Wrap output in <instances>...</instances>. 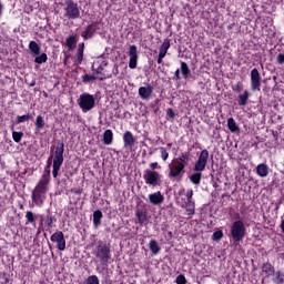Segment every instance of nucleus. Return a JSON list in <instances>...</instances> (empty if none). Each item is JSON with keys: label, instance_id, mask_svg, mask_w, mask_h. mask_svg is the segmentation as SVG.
Returning a JSON list of instances; mask_svg holds the SVG:
<instances>
[{"label": "nucleus", "instance_id": "obj_8", "mask_svg": "<svg viewBox=\"0 0 284 284\" xmlns=\"http://www.w3.org/2000/svg\"><path fill=\"white\" fill-rule=\"evenodd\" d=\"M207 161H210V151L204 149L200 152L197 160L193 165V172H205V168H207Z\"/></svg>", "mask_w": 284, "mask_h": 284}, {"label": "nucleus", "instance_id": "obj_6", "mask_svg": "<svg viewBox=\"0 0 284 284\" xmlns=\"http://www.w3.org/2000/svg\"><path fill=\"white\" fill-rule=\"evenodd\" d=\"M55 223H57V216L53 215L52 213L49 212L45 217L43 215H40L38 234H41L42 230H45V232H50L52 227H55L54 225Z\"/></svg>", "mask_w": 284, "mask_h": 284}, {"label": "nucleus", "instance_id": "obj_23", "mask_svg": "<svg viewBox=\"0 0 284 284\" xmlns=\"http://www.w3.org/2000/svg\"><path fill=\"white\" fill-rule=\"evenodd\" d=\"M256 174L261 179H265L270 174V168L265 163H261L256 166Z\"/></svg>", "mask_w": 284, "mask_h": 284}, {"label": "nucleus", "instance_id": "obj_33", "mask_svg": "<svg viewBox=\"0 0 284 284\" xmlns=\"http://www.w3.org/2000/svg\"><path fill=\"white\" fill-rule=\"evenodd\" d=\"M171 41L172 40H170L169 38L164 39L163 43L160 47V51H159L160 54H164V55L168 54V51L170 50Z\"/></svg>", "mask_w": 284, "mask_h": 284}, {"label": "nucleus", "instance_id": "obj_56", "mask_svg": "<svg viewBox=\"0 0 284 284\" xmlns=\"http://www.w3.org/2000/svg\"><path fill=\"white\" fill-rule=\"evenodd\" d=\"M2 13H3V3H1V1H0V17Z\"/></svg>", "mask_w": 284, "mask_h": 284}, {"label": "nucleus", "instance_id": "obj_17", "mask_svg": "<svg viewBox=\"0 0 284 284\" xmlns=\"http://www.w3.org/2000/svg\"><path fill=\"white\" fill-rule=\"evenodd\" d=\"M152 92H154V87H152V84H149L146 87H140L138 94L140 99H142L143 101H148V99L152 97Z\"/></svg>", "mask_w": 284, "mask_h": 284}, {"label": "nucleus", "instance_id": "obj_10", "mask_svg": "<svg viewBox=\"0 0 284 284\" xmlns=\"http://www.w3.org/2000/svg\"><path fill=\"white\" fill-rule=\"evenodd\" d=\"M99 26V21H92L90 24H88L81 33L83 41H90V39L97 34V30H101Z\"/></svg>", "mask_w": 284, "mask_h": 284}, {"label": "nucleus", "instance_id": "obj_27", "mask_svg": "<svg viewBox=\"0 0 284 284\" xmlns=\"http://www.w3.org/2000/svg\"><path fill=\"white\" fill-rule=\"evenodd\" d=\"M180 70H181L183 79L187 80V79H190V77H192V71L190 70V67L187 65L186 62L181 61Z\"/></svg>", "mask_w": 284, "mask_h": 284}, {"label": "nucleus", "instance_id": "obj_59", "mask_svg": "<svg viewBox=\"0 0 284 284\" xmlns=\"http://www.w3.org/2000/svg\"><path fill=\"white\" fill-rule=\"evenodd\" d=\"M280 207H281V206L277 204L276 207H275V211L278 212V209H280Z\"/></svg>", "mask_w": 284, "mask_h": 284}, {"label": "nucleus", "instance_id": "obj_4", "mask_svg": "<svg viewBox=\"0 0 284 284\" xmlns=\"http://www.w3.org/2000/svg\"><path fill=\"white\" fill-rule=\"evenodd\" d=\"M247 234V229L245 227V223L241 220H237L231 225V237L234 243H241L245 235Z\"/></svg>", "mask_w": 284, "mask_h": 284}, {"label": "nucleus", "instance_id": "obj_15", "mask_svg": "<svg viewBox=\"0 0 284 284\" xmlns=\"http://www.w3.org/2000/svg\"><path fill=\"white\" fill-rule=\"evenodd\" d=\"M97 63L99 64L98 68H94V64H92L91 70L95 74H100L99 81H104L105 73L103 71L108 68V60L98 61Z\"/></svg>", "mask_w": 284, "mask_h": 284}, {"label": "nucleus", "instance_id": "obj_5", "mask_svg": "<svg viewBox=\"0 0 284 284\" xmlns=\"http://www.w3.org/2000/svg\"><path fill=\"white\" fill-rule=\"evenodd\" d=\"M64 18L69 19V21H75L77 19H81V7H79V3L74 2V0H67L64 8Z\"/></svg>", "mask_w": 284, "mask_h": 284}, {"label": "nucleus", "instance_id": "obj_54", "mask_svg": "<svg viewBox=\"0 0 284 284\" xmlns=\"http://www.w3.org/2000/svg\"><path fill=\"white\" fill-rule=\"evenodd\" d=\"M163 59H165V54L159 53L158 63H159V64L163 63Z\"/></svg>", "mask_w": 284, "mask_h": 284}, {"label": "nucleus", "instance_id": "obj_19", "mask_svg": "<svg viewBox=\"0 0 284 284\" xmlns=\"http://www.w3.org/2000/svg\"><path fill=\"white\" fill-rule=\"evenodd\" d=\"M54 165V160L53 158H51V155H49L48 160H47V165L44 168L43 174L41 175V179H47L49 181H51V168Z\"/></svg>", "mask_w": 284, "mask_h": 284}, {"label": "nucleus", "instance_id": "obj_46", "mask_svg": "<svg viewBox=\"0 0 284 284\" xmlns=\"http://www.w3.org/2000/svg\"><path fill=\"white\" fill-rule=\"evenodd\" d=\"M175 283H176V284H187V280L185 278V275L180 274V275H178V277L175 278Z\"/></svg>", "mask_w": 284, "mask_h": 284}, {"label": "nucleus", "instance_id": "obj_24", "mask_svg": "<svg viewBox=\"0 0 284 284\" xmlns=\"http://www.w3.org/2000/svg\"><path fill=\"white\" fill-rule=\"evenodd\" d=\"M102 141L104 145H112L114 141V133L112 130L108 129L102 134Z\"/></svg>", "mask_w": 284, "mask_h": 284}, {"label": "nucleus", "instance_id": "obj_35", "mask_svg": "<svg viewBox=\"0 0 284 284\" xmlns=\"http://www.w3.org/2000/svg\"><path fill=\"white\" fill-rule=\"evenodd\" d=\"M227 128H229L230 132H239V130H240L234 118L227 119Z\"/></svg>", "mask_w": 284, "mask_h": 284}, {"label": "nucleus", "instance_id": "obj_51", "mask_svg": "<svg viewBox=\"0 0 284 284\" xmlns=\"http://www.w3.org/2000/svg\"><path fill=\"white\" fill-rule=\"evenodd\" d=\"M192 196H194V191L189 190V191L186 192L187 203H192Z\"/></svg>", "mask_w": 284, "mask_h": 284}, {"label": "nucleus", "instance_id": "obj_7", "mask_svg": "<svg viewBox=\"0 0 284 284\" xmlns=\"http://www.w3.org/2000/svg\"><path fill=\"white\" fill-rule=\"evenodd\" d=\"M78 104L82 112H90V110H93L95 105L94 95L90 93H82L78 99Z\"/></svg>", "mask_w": 284, "mask_h": 284}, {"label": "nucleus", "instance_id": "obj_34", "mask_svg": "<svg viewBox=\"0 0 284 284\" xmlns=\"http://www.w3.org/2000/svg\"><path fill=\"white\" fill-rule=\"evenodd\" d=\"M26 219H27V222H26V225H34V223H37V215H34V212L32 211H27L26 212Z\"/></svg>", "mask_w": 284, "mask_h": 284}, {"label": "nucleus", "instance_id": "obj_45", "mask_svg": "<svg viewBox=\"0 0 284 284\" xmlns=\"http://www.w3.org/2000/svg\"><path fill=\"white\" fill-rule=\"evenodd\" d=\"M160 154H161V159L163 161H165L166 159L170 158V153L168 152V150H165V148L161 146L160 148Z\"/></svg>", "mask_w": 284, "mask_h": 284}, {"label": "nucleus", "instance_id": "obj_2", "mask_svg": "<svg viewBox=\"0 0 284 284\" xmlns=\"http://www.w3.org/2000/svg\"><path fill=\"white\" fill-rule=\"evenodd\" d=\"M65 153V143L63 141L58 140L55 145L50 148V155L53 159V170L52 176L57 179L59 176V172L61 171V165H63V154Z\"/></svg>", "mask_w": 284, "mask_h": 284}, {"label": "nucleus", "instance_id": "obj_22", "mask_svg": "<svg viewBox=\"0 0 284 284\" xmlns=\"http://www.w3.org/2000/svg\"><path fill=\"white\" fill-rule=\"evenodd\" d=\"M149 201L150 203H152V205H161V203L165 201V197L163 196V194H161V191H158L149 195Z\"/></svg>", "mask_w": 284, "mask_h": 284}, {"label": "nucleus", "instance_id": "obj_21", "mask_svg": "<svg viewBox=\"0 0 284 284\" xmlns=\"http://www.w3.org/2000/svg\"><path fill=\"white\" fill-rule=\"evenodd\" d=\"M136 139H134V134H132L130 131H125L123 133L124 148H133Z\"/></svg>", "mask_w": 284, "mask_h": 284}, {"label": "nucleus", "instance_id": "obj_28", "mask_svg": "<svg viewBox=\"0 0 284 284\" xmlns=\"http://www.w3.org/2000/svg\"><path fill=\"white\" fill-rule=\"evenodd\" d=\"M103 219V212L101 210H97L93 212V226L97 229L101 227V221Z\"/></svg>", "mask_w": 284, "mask_h": 284}, {"label": "nucleus", "instance_id": "obj_30", "mask_svg": "<svg viewBox=\"0 0 284 284\" xmlns=\"http://www.w3.org/2000/svg\"><path fill=\"white\" fill-rule=\"evenodd\" d=\"M247 101H250V91L245 90L242 94L237 98V103L241 106L247 105Z\"/></svg>", "mask_w": 284, "mask_h": 284}, {"label": "nucleus", "instance_id": "obj_48", "mask_svg": "<svg viewBox=\"0 0 284 284\" xmlns=\"http://www.w3.org/2000/svg\"><path fill=\"white\" fill-rule=\"evenodd\" d=\"M194 203L189 204V209H186L187 216H194Z\"/></svg>", "mask_w": 284, "mask_h": 284}, {"label": "nucleus", "instance_id": "obj_14", "mask_svg": "<svg viewBox=\"0 0 284 284\" xmlns=\"http://www.w3.org/2000/svg\"><path fill=\"white\" fill-rule=\"evenodd\" d=\"M251 90L261 92V72L256 68L251 71Z\"/></svg>", "mask_w": 284, "mask_h": 284}, {"label": "nucleus", "instance_id": "obj_43", "mask_svg": "<svg viewBox=\"0 0 284 284\" xmlns=\"http://www.w3.org/2000/svg\"><path fill=\"white\" fill-rule=\"evenodd\" d=\"M91 81H97V77L90 74L82 75V83H91Z\"/></svg>", "mask_w": 284, "mask_h": 284}, {"label": "nucleus", "instance_id": "obj_18", "mask_svg": "<svg viewBox=\"0 0 284 284\" xmlns=\"http://www.w3.org/2000/svg\"><path fill=\"white\" fill-rule=\"evenodd\" d=\"M190 161H192V154L190 153V151L181 153V155L175 159V163H178L179 165H183V168L189 165Z\"/></svg>", "mask_w": 284, "mask_h": 284}, {"label": "nucleus", "instance_id": "obj_49", "mask_svg": "<svg viewBox=\"0 0 284 284\" xmlns=\"http://www.w3.org/2000/svg\"><path fill=\"white\" fill-rule=\"evenodd\" d=\"M173 81H181V69L175 70Z\"/></svg>", "mask_w": 284, "mask_h": 284}, {"label": "nucleus", "instance_id": "obj_3", "mask_svg": "<svg viewBox=\"0 0 284 284\" xmlns=\"http://www.w3.org/2000/svg\"><path fill=\"white\" fill-rule=\"evenodd\" d=\"M93 254L100 261L101 265H108L112 260V246L110 243L99 241Z\"/></svg>", "mask_w": 284, "mask_h": 284}, {"label": "nucleus", "instance_id": "obj_58", "mask_svg": "<svg viewBox=\"0 0 284 284\" xmlns=\"http://www.w3.org/2000/svg\"><path fill=\"white\" fill-rule=\"evenodd\" d=\"M160 102H161L160 99H156V100H155V104H159Z\"/></svg>", "mask_w": 284, "mask_h": 284}, {"label": "nucleus", "instance_id": "obj_20", "mask_svg": "<svg viewBox=\"0 0 284 284\" xmlns=\"http://www.w3.org/2000/svg\"><path fill=\"white\" fill-rule=\"evenodd\" d=\"M77 43H79V36L77 33L71 34L65 40V45L69 50V52H72L74 48H77Z\"/></svg>", "mask_w": 284, "mask_h": 284}, {"label": "nucleus", "instance_id": "obj_37", "mask_svg": "<svg viewBox=\"0 0 284 284\" xmlns=\"http://www.w3.org/2000/svg\"><path fill=\"white\" fill-rule=\"evenodd\" d=\"M36 130H43L45 128V120L42 115H38L34 122Z\"/></svg>", "mask_w": 284, "mask_h": 284}, {"label": "nucleus", "instance_id": "obj_41", "mask_svg": "<svg viewBox=\"0 0 284 284\" xmlns=\"http://www.w3.org/2000/svg\"><path fill=\"white\" fill-rule=\"evenodd\" d=\"M221 239H223L222 230H217L212 234V241H215L216 243H219V241H221Z\"/></svg>", "mask_w": 284, "mask_h": 284}, {"label": "nucleus", "instance_id": "obj_16", "mask_svg": "<svg viewBox=\"0 0 284 284\" xmlns=\"http://www.w3.org/2000/svg\"><path fill=\"white\" fill-rule=\"evenodd\" d=\"M135 217H136V223L143 227V225H148L150 223V219L148 217V211L143 209H138L135 211Z\"/></svg>", "mask_w": 284, "mask_h": 284}, {"label": "nucleus", "instance_id": "obj_29", "mask_svg": "<svg viewBox=\"0 0 284 284\" xmlns=\"http://www.w3.org/2000/svg\"><path fill=\"white\" fill-rule=\"evenodd\" d=\"M189 179L193 185H201V181L203 179V173L199 172V171H194V173L191 174Z\"/></svg>", "mask_w": 284, "mask_h": 284}, {"label": "nucleus", "instance_id": "obj_42", "mask_svg": "<svg viewBox=\"0 0 284 284\" xmlns=\"http://www.w3.org/2000/svg\"><path fill=\"white\" fill-rule=\"evenodd\" d=\"M83 284H99V277L97 275H90Z\"/></svg>", "mask_w": 284, "mask_h": 284}, {"label": "nucleus", "instance_id": "obj_26", "mask_svg": "<svg viewBox=\"0 0 284 284\" xmlns=\"http://www.w3.org/2000/svg\"><path fill=\"white\" fill-rule=\"evenodd\" d=\"M29 52L32 57H39L41 54V45L37 43V41H30L29 42Z\"/></svg>", "mask_w": 284, "mask_h": 284}, {"label": "nucleus", "instance_id": "obj_55", "mask_svg": "<svg viewBox=\"0 0 284 284\" xmlns=\"http://www.w3.org/2000/svg\"><path fill=\"white\" fill-rule=\"evenodd\" d=\"M65 179H72V172H64Z\"/></svg>", "mask_w": 284, "mask_h": 284}, {"label": "nucleus", "instance_id": "obj_62", "mask_svg": "<svg viewBox=\"0 0 284 284\" xmlns=\"http://www.w3.org/2000/svg\"><path fill=\"white\" fill-rule=\"evenodd\" d=\"M31 87H34V82H33V83H31Z\"/></svg>", "mask_w": 284, "mask_h": 284}, {"label": "nucleus", "instance_id": "obj_60", "mask_svg": "<svg viewBox=\"0 0 284 284\" xmlns=\"http://www.w3.org/2000/svg\"><path fill=\"white\" fill-rule=\"evenodd\" d=\"M64 63H68V58L64 59Z\"/></svg>", "mask_w": 284, "mask_h": 284}, {"label": "nucleus", "instance_id": "obj_36", "mask_svg": "<svg viewBox=\"0 0 284 284\" xmlns=\"http://www.w3.org/2000/svg\"><path fill=\"white\" fill-rule=\"evenodd\" d=\"M34 63H38V65H41L43 63H48V54L47 53H40L39 55L34 57Z\"/></svg>", "mask_w": 284, "mask_h": 284}, {"label": "nucleus", "instance_id": "obj_12", "mask_svg": "<svg viewBox=\"0 0 284 284\" xmlns=\"http://www.w3.org/2000/svg\"><path fill=\"white\" fill-rule=\"evenodd\" d=\"M169 169V179H178L179 181L183 179V174H185V166L176 163L175 165L170 164Z\"/></svg>", "mask_w": 284, "mask_h": 284}, {"label": "nucleus", "instance_id": "obj_13", "mask_svg": "<svg viewBox=\"0 0 284 284\" xmlns=\"http://www.w3.org/2000/svg\"><path fill=\"white\" fill-rule=\"evenodd\" d=\"M128 55L130 57L129 68L131 70H136V65L139 63V50L136 45L134 44L130 45Z\"/></svg>", "mask_w": 284, "mask_h": 284}, {"label": "nucleus", "instance_id": "obj_25", "mask_svg": "<svg viewBox=\"0 0 284 284\" xmlns=\"http://www.w3.org/2000/svg\"><path fill=\"white\" fill-rule=\"evenodd\" d=\"M262 272L265 274V276H274V274H276V268L274 265H272V263L266 262L262 264Z\"/></svg>", "mask_w": 284, "mask_h": 284}, {"label": "nucleus", "instance_id": "obj_9", "mask_svg": "<svg viewBox=\"0 0 284 284\" xmlns=\"http://www.w3.org/2000/svg\"><path fill=\"white\" fill-rule=\"evenodd\" d=\"M143 179L146 185H151L152 187H156V185L161 184V175L156 171L146 170L144 171Z\"/></svg>", "mask_w": 284, "mask_h": 284}, {"label": "nucleus", "instance_id": "obj_11", "mask_svg": "<svg viewBox=\"0 0 284 284\" xmlns=\"http://www.w3.org/2000/svg\"><path fill=\"white\" fill-rule=\"evenodd\" d=\"M50 241L57 244L59 252H65V235L61 231L53 233Z\"/></svg>", "mask_w": 284, "mask_h": 284}, {"label": "nucleus", "instance_id": "obj_31", "mask_svg": "<svg viewBox=\"0 0 284 284\" xmlns=\"http://www.w3.org/2000/svg\"><path fill=\"white\" fill-rule=\"evenodd\" d=\"M149 250L151 254L156 255L161 252V246H159V243L156 242V240H151L149 242Z\"/></svg>", "mask_w": 284, "mask_h": 284}, {"label": "nucleus", "instance_id": "obj_57", "mask_svg": "<svg viewBox=\"0 0 284 284\" xmlns=\"http://www.w3.org/2000/svg\"><path fill=\"white\" fill-rule=\"evenodd\" d=\"M166 148L170 150V148H172V143H168Z\"/></svg>", "mask_w": 284, "mask_h": 284}, {"label": "nucleus", "instance_id": "obj_40", "mask_svg": "<svg viewBox=\"0 0 284 284\" xmlns=\"http://www.w3.org/2000/svg\"><path fill=\"white\" fill-rule=\"evenodd\" d=\"M12 139L14 143H21V140L23 139V132L12 131Z\"/></svg>", "mask_w": 284, "mask_h": 284}, {"label": "nucleus", "instance_id": "obj_44", "mask_svg": "<svg viewBox=\"0 0 284 284\" xmlns=\"http://www.w3.org/2000/svg\"><path fill=\"white\" fill-rule=\"evenodd\" d=\"M232 90L236 94L243 92V83L241 81H239L235 85H232Z\"/></svg>", "mask_w": 284, "mask_h": 284}, {"label": "nucleus", "instance_id": "obj_61", "mask_svg": "<svg viewBox=\"0 0 284 284\" xmlns=\"http://www.w3.org/2000/svg\"><path fill=\"white\" fill-rule=\"evenodd\" d=\"M75 194H81V192L77 191Z\"/></svg>", "mask_w": 284, "mask_h": 284}, {"label": "nucleus", "instance_id": "obj_53", "mask_svg": "<svg viewBox=\"0 0 284 284\" xmlns=\"http://www.w3.org/2000/svg\"><path fill=\"white\" fill-rule=\"evenodd\" d=\"M8 283H10V277H8L6 273H3L1 284H8Z\"/></svg>", "mask_w": 284, "mask_h": 284}, {"label": "nucleus", "instance_id": "obj_39", "mask_svg": "<svg viewBox=\"0 0 284 284\" xmlns=\"http://www.w3.org/2000/svg\"><path fill=\"white\" fill-rule=\"evenodd\" d=\"M32 119V115L30 113H27L24 115H18L16 123L19 125L20 123H26V121H30Z\"/></svg>", "mask_w": 284, "mask_h": 284}, {"label": "nucleus", "instance_id": "obj_52", "mask_svg": "<svg viewBox=\"0 0 284 284\" xmlns=\"http://www.w3.org/2000/svg\"><path fill=\"white\" fill-rule=\"evenodd\" d=\"M276 61L280 65H283V63H284V53L277 54Z\"/></svg>", "mask_w": 284, "mask_h": 284}, {"label": "nucleus", "instance_id": "obj_38", "mask_svg": "<svg viewBox=\"0 0 284 284\" xmlns=\"http://www.w3.org/2000/svg\"><path fill=\"white\" fill-rule=\"evenodd\" d=\"M273 283L275 284H283L284 283V273L277 271L274 273Z\"/></svg>", "mask_w": 284, "mask_h": 284}, {"label": "nucleus", "instance_id": "obj_1", "mask_svg": "<svg viewBox=\"0 0 284 284\" xmlns=\"http://www.w3.org/2000/svg\"><path fill=\"white\" fill-rule=\"evenodd\" d=\"M50 191V180L40 178L34 189L31 192V200L33 205L42 207L48 199V192Z\"/></svg>", "mask_w": 284, "mask_h": 284}, {"label": "nucleus", "instance_id": "obj_50", "mask_svg": "<svg viewBox=\"0 0 284 284\" xmlns=\"http://www.w3.org/2000/svg\"><path fill=\"white\" fill-rule=\"evenodd\" d=\"M151 172H154V170H161V166H159V162H152L150 165H149Z\"/></svg>", "mask_w": 284, "mask_h": 284}, {"label": "nucleus", "instance_id": "obj_32", "mask_svg": "<svg viewBox=\"0 0 284 284\" xmlns=\"http://www.w3.org/2000/svg\"><path fill=\"white\" fill-rule=\"evenodd\" d=\"M85 50V43L81 42L78 45V54H77V62L79 64L83 63V52Z\"/></svg>", "mask_w": 284, "mask_h": 284}, {"label": "nucleus", "instance_id": "obj_47", "mask_svg": "<svg viewBox=\"0 0 284 284\" xmlns=\"http://www.w3.org/2000/svg\"><path fill=\"white\" fill-rule=\"evenodd\" d=\"M166 119H176V113H174V109L170 108L166 110Z\"/></svg>", "mask_w": 284, "mask_h": 284}]
</instances>
